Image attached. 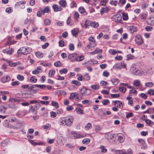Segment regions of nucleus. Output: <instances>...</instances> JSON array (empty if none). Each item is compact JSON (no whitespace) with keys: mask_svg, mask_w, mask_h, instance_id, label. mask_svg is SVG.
Masks as SVG:
<instances>
[{"mask_svg":"<svg viewBox=\"0 0 154 154\" xmlns=\"http://www.w3.org/2000/svg\"><path fill=\"white\" fill-rule=\"evenodd\" d=\"M74 120L73 117L70 116L65 117H61L59 120V123L60 125L70 127L73 123Z\"/></svg>","mask_w":154,"mask_h":154,"instance_id":"nucleus-1","label":"nucleus"},{"mask_svg":"<svg viewBox=\"0 0 154 154\" xmlns=\"http://www.w3.org/2000/svg\"><path fill=\"white\" fill-rule=\"evenodd\" d=\"M112 19L113 21L115 22L121 23L122 17L119 14H116L112 15Z\"/></svg>","mask_w":154,"mask_h":154,"instance_id":"nucleus-2","label":"nucleus"},{"mask_svg":"<svg viewBox=\"0 0 154 154\" xmlns=\"http://www.w3.org/2000/svg\"><path fill=\"white\" fill-rule=\"evenodd\" d=\"M90 90L88 89L85 88H83L80 90V93L83 96H87L91 93Z\"/></svg>","mask_w":154,"mask_h":154,"instance_id":"nucleus-3","label":"nucleus"},{"mask_svg":"<svg viewBox=\"0 0 154 154\" xmlns=\"http://www.w3.org/2000/svg\"><path fill=\"white\" fill-rule=\"evenodd\" d=\"M26 3V2L22 1L16 3L15 5V6L18 8H20L22 9H23L25 8L24 5Z\"/></svg>","mask_w":154,"mask_h":154,"instance_id":"nucleus-4","label":"nucleus"},{"mask_svg":"<svg viewBox=\"0 0 154 154\" xmlns=\"http://www.w3.org/2000/svg\"><path fill=\"white\" fill-rule=\"evenodd\" d=\"M28 52L27 49L24 47L20 48L17 51V54L19 55L21 54L24 55L27 54Z\"/></svg>","mask_w":154,"mask_h":154,"instance_id":"nucleus-5","label":"nucleus"},{"mask_svg":"<svg viewBox=\"0 0 154 154\" xmlns=\"http://www.w3.org/2000/svg\"><path fill=\"white\" fill-rule=\"evenodd\" d=\"M135 41L136 43L139 45H141L143 42L141 36L139 35L136 36L135 38Z\"/></svg>","mask_w":154,"mask_h":154,"instance_id":"nucleus-6","label":"nucleus"},{"mask_svg":"<svg viewBox=\"0 0 154 154\" xmlns=\"http://www.w3.org/2000/svg\"><path fill=\"white\" fill-rule=\"evenodd\" d=\"M114 134H108L105 135L106 138L109 141L111 142L112 140L114 139L115 137Z\"/></svg>","mask_w":154,"mask_h":154,"instance_id":"nucleus-7","label":"nucleus"},{"mask_svg":"<svg viewBox=\"0 0 154 154\" xmlns=\"http://www.w3.org/2000/svg\"><path fill=\"white\" fill-rule=\"evenodd\" d=\"M77 54H69L68 56V58L70 59L71 61L72 62L75 61L76 59Z\"/></svg>","mask_w":154,"mask_h":154,"instance_id":"nucleus-8","label":"nucleus"},{"mask_svg":"<svg viewBox=\"0 0 154 154\" xmlns=\"http://www.w3.org/2000/svg\"><path fill=\"white\" fill-rule=\"evenodd\" d=\"M52 8L55 12L60 11L63 9L60 6L56 4L52 6Z\"/></svg>","mask_w":154,"mask_h":154,"instance_id":"nucleus-9","label":"nucleus"},{"mask_svg":"<svg viewBox=\"0 0 154 154\" xmlns=\"http://www.w3.org/2000/svg\"><path fill=\"white\" fill-rule=\"evenodd\" d=\"M115 138H117L118 141L120 143L123 142L125 140L124 136L121 134H119L117 135L116 136Z\"/></svg>","mask_w":154,"mask_h":154,"instance_id":"nucleus-10","label":"nucleus"},{"mask_svg":"<svg viewBox=\"0 0 154 154\" xmlns=\"http://www.w3.org/2000/svg\"><path fill=\"white\" fill-rule=\"evenodd\" d=\"M11 79L10 77L8 75L3 76L1 79V82L4 83L7 82L9 81Z\"/></svg>","mask_w":154,"mask_h":154,"instance_id":"nucleus-11","label":"nucleus"},{"mask_svg":"<svg viewBox=\"0 0 154 154\" xmlns=\"http://www.w3.org/2000/svg\"><path fill=\"white\" fill-rule=\"evenodd\" d=\"M14 52L12 48H9V49H5L3 50V52L5 54H12Z\"/></svg>","mask_w":154,"mask_h":154,"instance_id":"nucleus-12","label":"nucleus"},{"mask_svg":"<svg viewBox=\"0 0 154 154\" xmlns=\"http://www.w3.org/2000/svg\"><path fill=\"white\" fill-rule=\"evenodd\" d=\"M9 122H15L17 125L21 123L20 121L17 119L15 117H11L9 120Z\"/></svg>","mask_w":154,"mask_h":154,"instance_id":"nucleus-13","label":"nucleus"},{"mask_svg":"<svg viewBox=\"0 0 154 154\" xmlns=\"http://www.w3.org/2000/svg\"><path fill=\"white\" fill-rule=\"evenodd\" d=\"M114 105L117 107L121 108L123 107L122 102L119 100H116L114 101Z\"/></svg>","mask_w":154,"mask_h":154,"instance_id":"nucleus-14","label":"nucleus"},{"mask_svg":"<svg viewBox=\"0 0 154 154\" xmlns=\"http://www.w3.org/2000/svg\"><path fill=\"white\" fill-rule=\"evenodd\" d=\"M26 114V112L24 111H19L16 113V116L20 117H22Z\"/></svg>","mask_w":154,"mask_h":154,"instance_id":"nucleus-15","label":"nucleus"},{"mask_svg":"<svg viewBox=\"0 0 154 154\" xmlns=\"http://www.w3.org/2000/svg\"><path fill=\"white\" fill-rule=\"evenodd\" d=\"M138 141L142 145L144 149L146 148V144L145 142L143 139H139L138 140Z\"/></svg>","mask_w":154,"mask_h":154,"instance_id":"nucleus-16","label":"nucleus"},{"mask_svg":"<svg viewBox=\"0 0 154 154\" xmlns=\"http://www.w3.org/2000/svg\"><path fill=\"white\" fill-rule=\"evenodd\" d=\"M49 8V7L48 6L45 7L44 9L41 11L42 14L44 15L45 13H49L50 12Z\"/></svg>","mask_w":154,"mask_h":154,"instance_id":"nucleus-17","label":"nucleus"},{"mask_svg":"<svg viewBox=\"0 0 154 154\" xmlns=\"http://www.w3.org/2000/svg\"><path fill=\"white\" fill-rule=\"evenodd\" d=\"M59 4L61 7L64 8L66 6V2L65 0H61L59 1Z\"/></svg>","mask_w":154,"mask_h":154,"instance_id":"nucleus-18","label":"nucleus"},{"mask_svg":"<svg viewBox=\"0 0 154 154\" xmlns=\"http://www.w3.org/2000/svg\"><path fill=\"white\" fill-rule=\"evenodd\" d=\"M35 55L37 57L39 58H42L44 56L43 53L39 51L35 52Z\"/></svg>","mask_w":154,"mask_h":154,"instance_id":"nucleus-19","label":"nucleus"},{"mask_svg":"<svg viewBox=\"0 0 154 154\" xmlns=\"http://www.w3.org/2000/svg\"><path fill=\"white\" fill-rule=\"evenodd\" d=\"M113 67L116 69H120L123 68L122 66L120 63H117L116 64L113 66Z\"/></svg>","mask_w":154,"mask_h":154,"instance_id":"nucleus-20","label":"nucleus"},{"mask_svg":"<svg viewBox=\"0 0 154 154\" xmlns=\"http://www.w3.org/2000/svg\"><path fill=\"white\" fill-rule=\"evenodd\" d=\"M97 62V61H95L94 60H89L87 62H85V63H84V64H86L87 65H88L89 64H93L94 63H95L96 62Z\"/></svg>","mask_w":154,"mask_h":154,"instance_id":"nucleus-21","label":"nucleus"},{"mask_svg":"<svg viewBox=\"0 0 154 154\" xmlns=\"http://www.w3.org/2000/svg\"><path fill=\"white\" fill-rule=\"evenodd\" d=\"M102 49H99L97 48L94 51L91 52L90 54H94L97 53H102Z\"/></svg>","mask_w":154,"mask_h":154,"instance_id":"nucleus-22","label":"nucleus"},{"mask_svg":"<svg viewBox=\"0 0 154 154\" xmlns=\"http://www.w3.org/2000/svg\"><path fill=\"white\" fill-rule=\"evenodd\" d=\"M83 79L86 81L89 80L90 79V76L88 73H85L83 76Z\"/></svg>","mask_w":154,"mask_h":154,"instance_id":"nucleus-23","label":"nucleus"},{"mask_svg":"<svg viewBox=\"0 0 154 154\" xmlns=\"http://www.w3.org/2000/svg\"><path fill=\"white\" fill-rule=\"evenodd\" d=\"M131 69L132 70L133 73L135 75H137L139 74V71L138 69H136V68L134 67H131Z\"/></svg>","mask_w":154,"mask_h":154,"instance_id":"nucleus-24","label":"nucleus"},{"mask_svg":"<svg viewBox=\"0 0 154 154\" xmlns=\"http://www.w3.org/2000/svg\"><path fill=\"white\" fill-rule=\"evenodd\" d=\"M84 59V57L83 56H78L77 55L76 59L75 61L79 62L83 60Z\"/></svg>","mask_w":154,"mask_h":154,"instance_id":"nucleus-25","label":"nucleus"},{"mask_svg":"<svg viewBox=\"0 0 154 154\" xmlns=\"http://www.w3.org/2000/svg\"><path fill=\"white\" fill-rule=\"evenodd\" d=\"M75 110L77 113L80 114H83V110L80 109L79 107H77Z\"/></svg>","mask_w":154,"mask_h":154,"instance_id":"nucleus-26","label":"nucleus"},{"mask_svg":"<svg viewBox=\"0 0 154 154\" xmlns=\"http://www.w3.org/2000/svg\"><path fill=\"white\" fill-rule=\"evenodd\" d=\"M146 123L149 125L151 126L154 124V123L152 122L150 120L148 119H144Z\"/></svg>","mask_w":154,"mask_h":154,"instance_id":"nucleus-27","label":"nucleus"},{"mask_svg":"<svg viewBox=\"0 0 154 154\" xmlns=\"http://www.w3.org/2000/svg\"><path fill=\"white\" fill-rule=\"evenodd\" d=\"M111 82L114 85H116L119 82V80L117 79H113L111 80Z\"/></svg>","mask_w":154,"mask_h":154,"instance_id":"nucleus-28","label":"nucleus"},{"mask_svg":"<svg viewBox=\"0 0 154 154\" xmlns=\"http://www.w3.org/2000/svg\"><path fill=\"white\" fill-rule=\"evenodd\" d=\"M133 84L136 87L139 86L140 84V81L138 80H136L134 81Z\"/></svg>","mask_w":154,"mask_h":154,"instance_id":"nucleus-29","label":"nucleus"},{"mask_svg":"<svg viewBox=\"0 0 154 154\" xmlns=\"http://www.w3.org/2000/svg\"><path fill=\"white\" fill-rule=\"evenodd\" d=\"M98 24L96 22H92L91 23V26L92 27L95 28L98 26Z\"/></svg>","mask_w":154,"mask_h":154,"instance_id":"nucleus-30","label":"nucleus"},{"mask_svg":"<svg viewBox=\"0 0 154 154\" xmlns=\"http://www.w3.org/2000/svg\"><path fill=\"white\" fill-rule=\"evenodd\" d=\"M130 30H131V32L133 33L137 31V28L134 26H130Z\"/></svg>","mask_w":154,"mask_h":154,"instance_id":"nucleus-31","label":"nucleus"},{"mask_svg":"<svg viewBox=\"0 0 154 154\" xmlns=\"http://www.w3.org/2000/svg\"><path fill=\"white\" fill-rule=\"evenodd\" d=\"M90 142V140L88 138H85L82 141V143L83 144H88Z\"/></svg>","mask_w":154,"mask_h":154,"instance_id":"nucleus-32","label":"nucleus"},{"mask_svg":"<svg viewBox=\"0 0 154 154\" xmlns=\"http://www.w3.org/2000/svg\"><path fill=\"white\" fill-rule=\"evenodd\" d=\"M71 17L70 16L68 18L66 21L67 24L70 26L73 25V23L72 22H71Z\"/></svg>","mask_w":154,"mask_h":154,"instance_id":"nucleus-33","label":"nucleus"},{"mask_svg":"<svg viewBox=\"0 0 154 154\" xmlns=\"http://www.w3.org/2000/svg\"><path fill=\"white\" fill-rule=\"evenodd\" d=\"M122 18L124 20H127L128 19V15L125 13H123L122 14Z\"/></svg>","mask_w":154,"mask_h":154,"instance_id":"nucleus-34","label":"nucleus"},{"mask_svg":"<svg viewBox=\"0 0 154 154\" xmlns=\"http://www.w3.org/2000/svg\"><path fill=\"white\" fill-rule=\"evenodd\" d=\"M98 114L100 116H105L106 115L105 112L101 109L98 110Z\"/></svg>","mask_w":154,"mask_h":154,"instance_id":"nucleus-35","label":"nucleus"},{"mask_svg":"<svg viewBox=\"0 0 154 154\" xmlns=\"http://www.w3.org/2000/svg\"><path fill=\"white\" fill-rule=\"evenodd\" d=\"M76 95H77L76 93H72L71 94L69 99L70 100H72L74 97H75Z\"/></svg>","mask_w":154,"mask_h":154,"instance_id":"nucleus-36","label":"nucleus"},{"mask_svg":"<svg viewBox=\"0 0 154 154\" xmlns=\"http://www.w3.org/2000/svg\"><path fill=\"white\" fill-rule=\"evenodd\" d=\"M67 72V70L66 68H63L59 71V72L61 74H66Z\"/></svg>","mask_w":154,"mask_h":154,"instance_id":"nucleus-37","label":"nucleus"},{"mask_svg":"<svg viewBox=\"0 0 154 154\" xmlns=\"http://www.w3.org/2000/svg\"><path fill=\"white\" fill-rule=\"evenodd\" d=\"M91 103L92 102L91 101L87 100H85L82 101V103L83 104H87L88 105H90Z\"/></svg>","mask_w":154,"mask_h":154,"instance_id":"nucleus-38","label":"nucleus"},{"mask_svg":"<svg viewBox=\"0 0 154 154\" xmlns=\"http://www.w3.org/2000/svg\"><path fill=\"white\" fill-rule=\"evenodd\" d=\"M92 127V125L90 123H88L85 127V130H87L91 128Z\"/></svg>","mask_w":154,"mask_h":154,"instance_id":"nucleus-39","label":"nucleus"},{"mask_svg":"<svg viewBox=\"0 0 154 154\" xmlns=\"http://www.w3.org/2000/svg\"><path fill=\"white\" fill-rule=\"evenodd\" d=\"M51 105L56 108H57L59 107L58 104L57 102H56L54 101H52L51 102Z\"/></svg>","mask_w":154,"mask_h":154,"instance_id":"nucleus-40","label":"nucleus"},{"mask_svg":"<svg viewBox=\"0 0 154 154\" xmlns=\"http://www.w3.org/2000/svg\"><path fill=\"white\" fill-rule=\"evenodd\" d=\"M17 79L20 81H22L23 80L24 77L23 75L18 74L17 75Z\"/></svg>","mask_w":154,"mask_h":154,"instance_id":"nucleus-41","label":"nucleus"},{"mask_svg":"<svg viewBox=\"0 0 154 154\" xmlns=\"http://www.w3.org/2000/svg\"><path fill=\"white\" fill-rule=\"evenodd\" d=\"M72 83L77 86H79L81 85L80 82L76 80H73L72 82Z\"/></svg>","mask_w":154,"mask_h":154,"instance_id":"nucleus-42","label":"nucleus"},{"mask_svg":"<svg viewBox=\"0 0 154 154\" xmlns=\"http://www.w3.org/2000/svg\"><path fill=\"white\" fill-rule=\"evenodd\" d=\"M31 82L35 83L37 81V79L34 76H32L30 79Z\"/></svg>","mask_w":154,"mask_h":154,"instance_id":"nucleus-43","label":"nucleus"},{"mask_svg":"<svg viewBox=\"0 0 154 154\" xmlns=\"http://www.w3.org/2000/svg\"><path fill=\"white\" fill-rule=\"evenodd\" d=\"M91 88L94 90H97L99 88V86L98 85H94L91 86Z\"/></svg>","mask_w":154,"mask_h":154,"instance_id":"nucleus-44","label":"nucleus"},{"mask_svg":"<svg viewBox=\"0 0 154 154\" xmlns=\"http://www.w3.org/2000/svg\"><path fill=\"white\" fill-rule=\"evenodd\" d=\"M109 52L110 54L114 55L117 53V51L116 50L111 49L109 50Z\"/></svg>","mask_w":154,"mask_h":154,"instance_id":"nucleus-45","label":"nucleus"},{"mask_svg":"<svg viewBox=\"0 0 154 154\" xmlns=\"http://www.w3.org/2000/svg\"><path fill=\"white\" fill-rule=\"evenodd\" d=\"M102 103L103 105H106L109 103V101L108 99H105L102 101Z\"/></svg>","mask_w":154,"mask_h":154,"instance_id":"nucleus-46","label":"nucleus"},{"mask_svg":"<svg viewBox=\"0 0 154 154\" xmlns=\"http://www.w3.org/2000/svg\"><path fill=\"white\" fill-rule=\"evenodd\" d=\"M71 32L73 35L75 36L78 34V32L75 29H74L72 30Z\"/></svg>","mask_w":154,"mask_h":154,"instance_id":"nucleus-47","label":"nucleus"},{"mask_svg":"<svg viewBox=\"0 0 154 154\" xmlns=\"http://www.w3.org/2000/svg\"><path fill=\"white\" fill-rule=\"evenodd\" d=\"M69 50L73 51L74 49V46L73 44L70 43L69 45Z\"/></svg>","mask_w":154,"mask_h":154,"instance_id":"nucleus-48","label":"nucleus"},{"mask_svg":"<svg viewBox=\"0 0 154 154\" xmlns=\"http://www.w3.org/2000/svg\"><path fill=\"white\" fill-rule=\"evenodd\" d=\"M79 11L81 14L83 13L85 11L84 8L82 7H81L79 8Z\"/></svg>","mask_w":154,"mask_h":154,"instance_id":"nucleus-49","label":"nucleus"},{"mask_svg":"<svg viewBox=\"0 0 154 154\" xmlns=\"http://www.w3.org/2000/svg\"><path fill=\"white\" fill-rule=\"evenodd\" d=\"M109 73L106 70L104 71L103 73V76L105 77H108L109 76Z\"/></svg>","mask_w":154,"mask_h":154,"instance_id":"nucleus-50","label":"nucleus"},{"mask_svg":"<svg viewBox=\"0 0 154 154\" xmlns=\"http://www.w3.org/2000/svg\"><path fill=\"white\" fill-rule=\"evenodd\" d=\"M88 39L89 41H90L93 42V43L94 44V45H95V40L94 37H90L88 38Z\"/></svg>","mask_w":154,"mask_h":154,"instance_id":"nucleus-51","label":"nucleus"},{"mask_svg":"<svg viewBox=\"0 0 154 154\" xmlns=\"http://www.w3.org/2000/svg\"><path fill=\"white\" fill-rule=\"evenodd\" d=\"M44 23L45 25H49L51 24V21L49 19H47L45 20Z\"/></svg>","mask_w":154,"mask_h":154,"instance_id":"nucleus-52","label":"nucleus"},{"mask_svg":"<svg viewBox=\"0 0 154 154\" xmlns=\"http://www.w3.org/2000/svg\"><path fill=\"white\" fill-rule=\"evenodd\" d=\"M148 94L151 95H154V90L151 89L148 90Z\"/></svg>","mask_w":154,"mask_h":154,"instance_id":"nucleus-53","label":"nucleus"},{"mask_svg":"<svg viewBox=\"0 0 154 154\" xmlns=\"http://www.w3.org/2000/svg\"><path fill=\"white\" fill-rule=\"evenodd\" d=\"M64 42L62 40L60 41L59 42V45L60 46L63 47L64 46Z\"/></svg>","mask_w":154,"mask_h":154,"instance_id":"nucleus-54","label":"nucleus"},{"mask_svg":"<svg viewBox=\"0 0 154 154\" xmlns=\"http://www.w3.org/2000/svg\"><path fill=\"white\" fill-rule=\"evenodd\" d=\"M91 23L90 21H89L88 20H86L85 21V25L86 27H88L90 25L91 26Z\"/></svg>","mask_w":154,"mask_h":154,"instance_id":"nucleus-55","label":"nucleus"},{"mask_svg":"<svg viewBox=\"0 0 154 154\" xmlns=\"http://www.w3.org/2000/svg\"><path fill=\"white\" fill-rule=\"evenodd\" d=\"M20 83V82L18 81H16L12 82L11 83V85L12 86H16L19 85Z\"/></svg>","mask_w":154,"mask_h":154,"instance_id":"nucleus-56","label":"nucleus"},{"mask_svg":"<svg viewBox=\"0 0 154 154\" xmlns=\"http://www.w3.org/2000/svg\"><path fill=\"white\" fill-rule=\"evenodd\" d=\"M40 69L39 68H37L36 69L33 70L32 72V73L33 74H37L39 73V71H38V70Z\"/></svg>","mask_w":154,"mask_h":154,"instance_id":"nucleus-57","label":"nucleus"},{"mask_svg":"<svg viewBox=\"0 0 154 154\" xmlns=\"http://www.w3.org/2000/svg\"><path fill=\"white\" fill-rule=\"evenodd\" d=\"M100 148L101 149V152L103 153H105L106 152L107 150L106 149L104 148V146H100Z\"/></svg>","mask_w":154,"mask_h":154,"instance_id":"nucleus-58","label":"nucleus"},{"mask_svg":"<svg viewBox=\"0 0 154 154\" xmlns=\"http://www.w3.org/2000/svg\"><path fill=\"white\" fill-rule=\"evenodd\" d=\"M50 114L51 117L52 118H55L57 116L56 113L52 111L50 112Z\"/></svg>","mask_w":154,"mask_h":154,"instance_id":"nucleus-59","label":"nucleus"},{"mask_svg":"<svg viewBox=\"0 0 154 154\" xmlns=\"http://www.w3.org/2000/svg\"><path fill=\"white\" fill-rule=\"evenodd\" d=\"M61 63L60 61H58L54 63V65L56 67H59L61 66Z\"/></svg>","mask_w":154,"mask_h":154,"instance_id":"nucleus-60","label":"nucleus"},{"mask_svg":"<svg viewBox=\"0 0 154 154\" xmlns=\"http://www.w3.org/2000/svg\"><path fill=\"white\" fill-rule=\"evenodd\" d=\"M153 84L152 82H149L148 83H146L145 84V85L148 87H151Z\"/></svg>","mask_w":154,"mask_h":154,"instance_id":"nucleus-61","label":"nucleus"},{"mask_svg":"<svg viewBox=\"0 0 154 154\" xmlns=\"http://www.w3.org/2000/svg\"><path fill=\"white\" fill-rule=\"evenodd\" d=\"M102 129V128L99 126L97 125L95 126V130L97 132L101 131Z\"/></svg>","mask_w":154,"mask_h":154,"instance_id":"nucleus-62","label":"nucleus"},{"mask_svg":"<svg viewBox=\"0 0 154 154\" xmlns=\"http://www.w3.org/2000/svg\"><path fill=\"white\" fill-rule=\"evenodd\" d=\"M140 96L142 98L144 99H146L147 97V95L144 93H141Z\"/></svg>","mask_w":154,"mask_h":154,"instance_id":"nucleus-63","label":"nucleus"},{"mask_svg":"<svg viewBox=\"0 0 154 154\" xmlns=\"http://www.w3.org/2000/svg\"><path fill=\"white\" fill-rule=\"evenodd\" d=\"M119 90L122 92L124 93L126 91V88L124 87L121 86L119 88Z\"/></svg>","mask_w":154,"mask_h":154,"instance_id":"nucleus-64","label":"nucleus"}]
</instances>
